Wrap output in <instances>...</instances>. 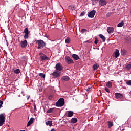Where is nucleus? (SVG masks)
<instances>
[{
	"label": "nucleus",
	"instance_id": "nucleus-20",
	"mask_svg": "<svg viewBox=\"0 0 131 131\" xmlns=\"http://www.w3.org/2000/svg\"><path fill=\"white\" fill-rule=\"evenodd\" d=\"M99 37L102 39V41L103 42H105L106 41V37L104 36L102 34H99Z\"/></svg>",
	"mask_w": 131,
	"mask_h": 131
},
{
	"label": "nucleus",
	"instance_id": "nucleus-38",
	"mask_svg": "<svg viewBox=\"0 0 131 131\" xmlns=\"http://www.w3.org/2000/svg\"><path fill=\"white\" fill-rule=\"evenodd\" d=\"M84 15H85V12L84 11H83L81 13V14H80V16L81 17H82V16H84Z\"/></svg>",
	"mask_w": 131,
	"mask_h": 131
},
{
	"label": "nucleus",
	"instance_id": "nucleus-33",
	"mask_svg": "<svg viewBox=\"0 0 131 131\" xmlns=\"http://www.w3.org/2000/svg\"><path fill=\"white\" fill-rule=\"evenodd\" d=\"M113 126V123L112 122H108V127H112Z\"/></svg>",
	"mask_w": 131,
	"mask_h": 131
},
{
	"label": "nucleus",
	"instance_id": "nucleus-40",
	"mask_svg": "<svg viewBox=\"0 0 131 131\" xmlns=\"http://www.w3.org/2000/svg\"><path fill=\"white\" fill-rule=\"evenodd\" d=\"M98 42H99V40H98V39L96 38H95L94 43H95V45H97L98 43Z\"/></svg>",
	"mask_w": 131,
	"mask_h": 131
},
{
	"label": "nucleus",
	"instance_id": "nucleus-26",
	"mask_svg": "<svg viewBox=\"0 0 131 131\" xmlns=\"http://www.w3.org/2000/svg\"><path fill=\"white\" fill-rule=\"evenodd\" d=\"M127 70H129L131 69V63L127 64L126 67Z\"/></svg>",
	"mask_w": 131,
	"mask_h": 131
},
{
	"label": "nucleus",
	"instance_id": "nucleus-34",
	"mask_svg": "<svg viewBox=\"0 0 131 131\" xmlns=\"http://www.w3.org/2000/svg\"><path fill=\"white\" fill-rule=\"evenodd\" d=\"M92 90H93V87H89L87 89L86 91L88 93H89V92H91V91H92Z\"/></svg>",
	"mask_w": 131,
	"mask_h": 131
},
{
	"label": "nucleus",
	"instance_id": "nucleus-4",
	"mask_svg": "<svg viewBox=\"0 0 131 131\" xmlns=\"http://www.w3.org/2000/svg\"><path fill=\"white\" fill-rule=\"evenodd\" d=\"M63 69H64V67H63L62 64H61V63L60 62H58L55 66L56 70L57 71H59V72H60V71H62V70H63Z\"/></svg>",
	"mask_w": 131,
	"mask_h": 131
},
{
	"label": "nucleus",
	"instance_id": "nucleus-9",
	"mask_svg": "<svg viewBox=\"0 0 131 131\" xmlns=\"http://www.w3.org/2000/svg\"><path fill=\"white\" fill-rule=\"evenodd\" d=\"M20 47L22 49L26 48L27 47V40H24V41H21L20 42Z\"/></svg>",
	"mask_w": 131,
	"mask_h": 131
},
{
	"label": "nucleus",
	"instance_id": "nucleus-28",
	"mask_svg": "<svg viewBox=\"0 0 131 131\" xmlns=\"http://www.w3.org/2000/svg\"><path fill=\"white\" fill-rule=\"evenodd\" d=\"M70 40L71 39L68 37L66 39V43H69L70 42Z\"/></svg>",
	"mask_w": 131,
	"mask_h": 131
},
{
	"label": "nucleus",
	"instance_id": "nucleus-10",
	"mask_svg": "<svg viewBox=\"0 0 131 131\" xmlns=\"http://www.w3.org/2000/svg\"><path fill=\"white\" fill-rule=\"evenodd\" d=\"M95 15H96V11L95 10L91 11L88 14L89 18H94L95 17Z\"/></svg>",
	"mask_w": 131,
	"mask_h": 131
},
{
	"label": "nucleus",
	"instance_id": "nucleus-2",
	"mask_svg": "<svg viewBox=\"0 0 131 131\" xmlns=\"http://www.w3.org/2000/svg\"><path fill=\"white\" fill-rule=\"evenodd\" d=\"M65 104V99L63 98H60L56 103V107H63Z\"/></svg>",
	"mask_w": 131,
	"mask_h": 131
},
{
	"label": "nucleus",
	"instance_id": "nucleus-36",
	"mask_svg": "<svg viewBox=\"0 0 131 131\" xmlns=\"http://www.w3.org/2000/svg\"><path fill=\"white\" fill-rule=\"evenodd\" d=\"M126 52V51L125 50H121V53L122 55H125V53Z\"/></svg>",
	"mask_w": 131,
	"mask_h": 131
},
{
	"label": "nucleus",
	"instance_id": "nucleus-29",
	"mask_svg": "<svg viewBox=\"0 0 131 131\" xmlns=\"http://www.w3.org/2000/svg\"><path fill=\"white\" fill-rule=\"evenodd\" d=\"M20 73V69H17L16 70H14V73H16V74H18V73Z\"/></svg>",
	"mask_w": 131,
	"mask_h": 131
},
{
	"label": "nucleus",
	"instance_id": "nucleus-12",
	"mask_svg": "<svg viewBox=\"0 0 131 131\" xmlns=\"http://www.w3.org/2000/svg\"><path fill=\"white\" fill-rule=\"evenodd\" d=\"M99 4L101 6H105L107 5V1L106 0H99Z\"/></svg>",
	"mask_w": 131,
	"mask_h": 131
},
{
	"label": "nucleus",
	"instance_id": "nucleus-42",
	"mask_svg": "<svg viewBox=\"0 0 131 131\" xmlns=\"http://www.w3.org/2000/svg\"><path fill=\"white\" fill-rule=\"evenodd\" d=\"M34 110H36V105L35 104L34 105Z\"/></svg>",
	"mask_w": 131,
	"mask_h": 131
},
{
	"label": "nucleus",
	"instance_id": "nucleus-21",
	"mask_svg": "<svg viewBox=\"0 0 131 131\" xmlns=\"http://www.w3.org/2000/svg\"><path fill=\"white\" fill-rule=\"evenodd\" d=\"M106 85L107 88H112V82L108 81L106 83Z\"/></svg>",
	"mask_w": 131,
	"mask_h": 131
},
{
	"label": "nucleus",
	"instance_id": "nucleus-23",
	"mask_svg": "<svg viewBox=\"0 0 131 131\" xmlns=\"http://www.w3.org/2000/svg\"><path fill=\"white\" fill-rule=\"evenodd\" d=\"M123 25H124V22L121 21L117 25V26L118 27H122Z\"/></svg>",
	"mask_w": 131,
	"mask_h": 131
},
{
	"label": "nucleus",
	"instance_id": "nucleus-3",
	"mask_svg": "<svg viewBox=\"0 0 131 131\" xmlns=\"http://www.w3.org/2000/svg\"><path fill=\"white\" fill-rule=\"evenodd\" d=\"M51 76H53L54 78H59L61 76V72L58 71H55L53 73L50 74Z\"/></svg>",
	"mask_w": 131,
	"mask_h": 131
},
{
	"label": "nucleus",
	"instance_id": "nucleus-5",
	"mask_svg": "<svg viewBox=\"0 0 131 131\" xmlns=\"http://www.w3.org/2000/svg\"><path fill=\"white\" fill-rule=\"evenodd\" d=\"M24 32L25 33L24 36V39H28V38L29 37V31L28 30V28H26L24 29Z\"/></svg>",
	"mask_w": 131,
	"mask_h": 131
},
{
	"label": "nucleus",
	"instance_id": "nucleus-25",
	"mask_svg": "<svg viewBox=\"0 0 131 131\" xmlns=\"http://www.w3.org/2000/svg\"><path fill=\"white\" fill-rule=\"evenodd\" d=\"M39 76H40V77H42L43 78H45V77H46V74L42 73H39Z\"/></svg>",
	"mask_w": 131,
	"mask_h": 131
},
{
	"label": "nucleus",
	"instance_id": "nucleus-31",
	"mask_svg": "<svg viewBox=\"0 0 131 131\" xmlns=\"http://www.w3.org/2000/svg\"><path fill=\"white\" fill-rule=\"evenodd\" d=\"M88 32V30L85 29H82L81 30V33H85V32Z\"/></svg>",
	"mask_w": 131,
	"mask_h": 131
},
{
	"label": "nucleus",
	"instance_id": "nucleus-24",
	"mask_svg": "<svg viewBox=\"0 0 131 131\" xmlns=\"http://www.w3.org/2000/svg\"><path fill=\"white\" fill-rule=\"evenodd\" d=\"M46 125H49V126H52V121H48L46 122Z\"/></svg>",
	"mask_w": 131,
	"mask_h": 131
},
{
	"label": "nucleus",
	"instance_id": "nucleus-27",
	"mask_svg": "<svg viewBox=\"0 0 131 131\" xmlns=\"http://www.w3.org/2000/svg\"><path fill=\"white\" fill-rule=\"evenodd\" d=\"M53 110H54V108H50L47 111V113H52Z\"/></svg>",
	"mask_w": 131,
	"mask_h": 131
},
{
	"label": "nucleus",
	"instance_id": "nucleus-7",
	"mask_svg": "<svg viewBox=\"0 0 131 131\" xmlns=\"http://www.w3.org/2000/svg\"><path fill=\"white\" fill-rule=\"evenodd\" d=\"M39 55L41 61H45V60H49V57H48V56H47V55H46L42 52H40L39 54Z\"/></svg>",
	"mask_w": 131,
	"mask_h": 131
},
{
	"label": "nucleus",
	"instance_id": "nucleus-8",
	"mask_svg": "<svg viewBox=\"0 0 131 131\" xmlns=\"http://www.w3.org/2000/svg\"><path fill=\"white\" fill-rule=\"evenodd\" d=\"M65 61L67 64H73V60L70 58L69 56H66L65 57Z\"/></svg>",
	"mask_w": 131,
	"mask_h": 131
},
{
	"label": "nucleus",
	"instance_id": "nucleus-39",
	"mask_svg": "<svg viewBox=\"0 0 131 131\" xmlns=\"http://www.w3.org/2000/svg\"><path fill=\"white\" fill-rule=\"evenodd\" d=\"M3 104H4V102L2 100H0V109L3 107Z\"/></svg>",
	"mask_w": 131,
	"mask_h": 131
},
{
	"label": "nucleus",
	"instance_id": "nucleus-13",
	"mask_svg": "<svg viewBox=\"0 0 131 131\" xmlns=\"http://www.w3.org/2000/svg\"><path fill=\"white\" fill-rule=\"evenodd\" d=\"M115 96L116 97V99H121L122 98L123 96L122 94L116 93H115Z\"/></svg>",
	"mask_w": 131,
	"mask_h": 131
},
{
	"label": "nucleus",
	"instance_id": "nucleus-22",
	"mask_svg": "<svg viewBox=\"0 0 131 131\" xmlns=\"http://www.w3.org/2000/svg\"><path fill=\"white\" fill-rule=\"evenodd\" d=\"M69 10H71L72 12H73V11H74V10H75L76 7H75L74 6L70 5V6H69Z\"/></svg>",
	"mask_w": 131,
	"mask_h": 131
},
{
	"label": "nucleus",
	"instance_id": "nucleus-32",
	"mask_svg": "<svg viewBox=\"0 0 131 131\" xmlns=\"http://www.w3.org/2000/svg\"><path fill=\"white\" fill-rule=\"evenodd\" d=\"M93 70L95 71V70H97L98 69V66H97V64H94L93 65Z\"/></svg>",
	"mask_w": 131,
	"mask_h": 131
},
{
	"label": "nucleus",
	"instance_id": "nucleus-19",
	"mask_svg": "<svg viewBox=\"0 0 131 131\" xmlns=\"http://www.w3.org/2000/svg\"><path fill=\"white\" fill-rule=\"evenodd\" d=\"M71 123H73V124L76 123V122H77V118H72L71 120Z\"/></svg>",
	"mask_w": 131,
	"mask_h": 131
},
{
	"label": "nucleus",
	"instance_id": "nucleus-1",
	"mask_svg": "<svg viewBox=\"0 0 131 131\" xmlns=\"http://www.w3.org/2000/svg\"><path fill=\"white\" fill-rule=\"evenodd\" d=\"M36 42L38 44L37 49H38V50H41V49H43V48L46 47V42L42 40H37Z\"/></svg>",
	"mask_w": 131,
	"mask_h": 131
},
{
	"label": "nucleus",
	"instance_id": "nucleus-17",
	"mask_svg": "<svg viewBox=\"0 0 131 131\" xmlns=\"http://www.w3.org/2000/svg\"><path fill=\"white\" fill-rule=\"evenodd\" d=\"M70 79L69 77L67 76H63L61 78V80L63 81H68V80Z\"/></svg>",
	"mask_w": 131,
	"mask_h": 131
},
{
	"label": "nucleus",
	"instance_id": "nucleus-43",
	"mask_svg": "<svg viewBox=\"0 0 131 131\" xmlns=\"http://www.w3.org/2000/svg\"><path fill=\"white\" fill-rule=\"evenodd\" d=\"M51 131H56V129H54V128H52Z\"/></svg>",
	"mask_w": 131,
	"mask_h": 131
},
{
	"label": "nucleus",
	"instance_id": "nucleus-11",
	"mask_svg": "<svg viewBox=\"0 0 131 131\" xmlns=\"http://www.w3.org/2000/svg\"><path fill=\"white\" fill-rule=\"evenodd\" d=\"M107 30L108 33L109 34L112 33L113 31H114V28L112 27H108L107 28Z\"/></svg>",
	"mask_w": 131,
	"mask_h": 131
},
{
	"label": "nucleus",
	"instance_id": "nucleus-6",
	"mask_svg": "<svg viewBox=\"0 0 131 131\" xmlns=\"http://www.w3.org/2000/svg\"><path fill=\"white\" fill-rule=\"evenodd\" d=\"M5 119L6 118L5 117V115L4 114H0V126H2V125L5 123Z\"/></svg>",
	"mask_w": 131,
	"mask_h": 131
},
{
	"label": "nucleus",
	"instance_id": "nucleus-41",
	"mask_svg": "<svg viewBox=\"0 0 131 131\" xmlns=\"http://www.w3.org/2000/svg\"><path fill=\"white\" fill-rule=\"evenodd\" d=\"M48 99H49V100H50L51 101V100H52V99H53V95H50L48 97Z\"/></svg>",
	"mask_w": 131,
	"mask_h": 131
},
{
	"label": "nucleus",
	"instance_id": "nucleus-16",
	"mask_svg": "<svg viewBox=\"0 0 131 131\" xmlns=\"http://www.w3.org/2000/svg\"><path fill=\"white\" fill-rule=\"evenodd\" d=\"M114 55H115V58H118L120 55L119 50H118V49H117L115 53H114Z\"/></svg>",
	"mask_w": 131,
	"mask_h": 131
},
{
	"label": "nucleus",
	"instance_id": "nucleus-45",
	"mask_svg": "<svg viewBox=\"0 0 131 131\" xmlns=\"http://www.w3.org/2000/svg\"><path fill=\"white\" fill-rule=\"evenodd\" d=\"M86 1H88V0H86Z\"/></svg>",
	"mask_w": 131,
	"mask_h": 131
},
{
	"label": "nucleus",
	"instance_id": "nucleus-14",
	"mask_svg": "<svg viewBox=\"0 0 131 131\" xmlns=\"http://www.w3.org/2000/svg\"><path fill=\"white\" fill-rule=\"evenodd\" d=\"M34 120V118H31L30 120L28 122L27 126H30L32 123H33V121Z\"/></svg>",
	"mask_w": 131,
	"mask_h": 131
},
{
	"label": "nucleus",
	"instance_id": "nucleus-30",
	"mask_svg": "<svg viewBox=\"0 0 131 131\" xmlns=\"http://www.w3.org/2000/svg\"><path fill=\"white\" fill-rule=\"evenodd\" d=\"M112 15V12H108L107 14H106V17L107 18H109V17H110V16H111Z\"/></svg>",
	"mask_w": 131,
	"mask_h": 131
},
{
	"label": "nucleus",
	"instance_id": "nucleus-37",
	"mask_svg": "<svg viewBox=\"0 0 131 131\" xmlns=\"http://www.w3.org/2000/svg\"><path fill=\"white\" fill-rule=\"evenodd\" d=\"M104 90L107 93H110V90L108 88L105 87Z\"/></svg>",
	"mask_w": 131,
	"mask_h": 131
},
{
	"label": "nucleus",
	"instance_id": "nucleus-44",
	"mask_svg": "<svg viewBox=\"0 0 131 131\" xmlns=\"http://www.w3.org/2000/svg\"><path fill=\"white\" fill-rule=\"evenodd\" d=\"M30 96H28V98H27V100H29V98H30Z\"/></svg>",
	"mask_w": 131,
	"mask_h": 131
},
{
	"label": "nucleus",
	"instance_id": "nucleus-35",
	"mask_svg": "<svg viewBox=\"0 0 131 131\" xmlns=\"http://www.w3.org/2000/svg\"><path fill=\"white\" fill-rule=\"evenodd\" d=\"M126 84H127V85L131 86V80H129V81H127L126 82Z\"/></svg>",
	"mask_w": 131,
	"mask_h": 131
},
{
	"label": "nucleus",
	"instance_id": "nucleus-15",
	"mask_svg": "<svg viewBox=\"0 0 131 131\" xmlns=\"http://www.w3.org/2000/svg\"><path fill=\"white\" fill-rule=\"evenodd\" d=\"M73 114H74V113L73 111H69L68 112V114L67 115V117H72V116H73Z\"/></svg>",
	"mask_w": 131,
	"mask_h": 131
},
{
	"label": "nucleus",
	"instance_id": "nucleus-18",
	"mask_svg": "<svg viewBox=\"0 0 131 131\" xmlns=\"http://www.w3.org/2000/svg\"><path fill=\"white\" fill-rule=\"evenodd\" d=\"M72 58H73V59H74V60L76 61H77V60H79V56L76 54H74L72 55Z\"/></svg>",
	"mask_w": 131,
	"mask_h": 131
}]
</instances>
